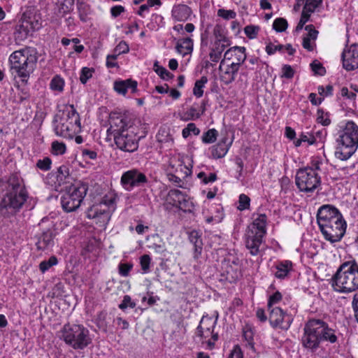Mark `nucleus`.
Segmentation results:
<instances>
[{
	"instance_id": "obj_1",
	"label": "nucleus",
	"mask_w": 358,
	"mask_h": 358,
	"mask_svg": "<svg viewBox=\"0 0 358 358\" xmlns=\"http://www.w3.org/2000/svg\"><path fill=\"white\" fill-rule=\"evenodd\" d=\"M109 124L107 132L113 135L120 150L128 152L137 150L141 136H138V127L134 124L128 115L113 112L110 114Z\"/></svg>"
},
{
	"instance_id": "obj_2",
	"label": "nucleus",
	"mask_w": 358,
	"mask_h": 358,
	"mask_svg": "<svg viewBox=\"0 0 358 358\" xmlns=\"http://www.w3.org/2000/svg\"><path fill=\"white\" fill-rule=\"evenodd\" d=\"M0 190L6 191L0 201V215L10 217L15 215L27 201L26 190L15 175L10 176L7 181H0Z\"/></svg>"
},
{
	"instance_id": "obj_3",
	"label": "nucleus",
	"mask_w": 358,
	"mask_h": 358,
	"mask_svg": "<svg viewBox=\"0 0 358 358\" xmlns=\"http://www.w3.org/2000/svg\"><path fill=\"white\" fill-rule=\"evenodd\" d=\"M337 341L336 331L329 327L326 322L320 319H310L306 322L301 338V343L304 348L314 352L322 342L334 344Z\"/></svg>"
},
{
	"instance_id": "obj_4",
	"label": "nucleus",
	"mask_w": 358,
	"mask_h": 358,
	"mask_svg": "<svg viewBox=\"0 0 358 358\" xmlns=\"http://www.w3.org/2000/svg\"><path fill=\"white\" fill-rule=\"evenodd\" d=\"M38 55L36 48L25 47L13 52L9 57L11 70L21 78L22 82L27 83L30 74L34 71Z\"/></svg>"
},
{
	"instance_id": "obj_5",
	"label": "nucleus",
	"mask_w": 358,
	"mask_h": 358,
	"mask_svg": "<svg viewBox=\"0 0 358 358\" xmlns=\"http://www.w3.org/2000/svg\"><path fill=\"white\" fill-rule=\"evenodd\" d=\"M331 286L336 292L350 293L358 289V264L355 260L340 265L331 278Z\"/></svg>"
},
{
	"instance_id": "obj_6",
	"label": "nucleus",
	"mask_w": 358,
	"mask_h": 358,
	"mask_svg": "<svg viewBox=\"0 0 358 358\" xmlns=\"http://www.w3.org/2000/svg\"><path fill=\"white\" fill-rule=\"evenodd\" d=\"M336 142V157L341 160L348 159L358 148V126L352 121H348L342 127Z\"/></svg>"
},
{
	"instance_id": "obj_7",
	"label": "nucleus",
	"mask_w": 358,
	"mask_h": 358,
	"mask_svg": "<svg viewBox=\"0 0 358 358\" xmlns=\"http://www.w3.org/2000/svg\"><path fill=\"white\" fill-rule=\"evenodd\" d=\"M61 333L65 343L76 350L85 349L92 341L89 330L80 324H66Z\"/></svg>"
},
{
	"instance_id": "obj_8",
	"label": "nucleus",
	"mask_w": 358,
	"mask_h": 358,
	"mask_svg": "<svg viewBox=\"0 0 358 358\" xmlns=\"http://www.w3.org/2000/svg\"><path fill=\"white\" fill-rule=\"evenodd\" d=\"M319 169V164H316L315 168L306 167L298 170L295 180L301 192H312L320 185L321 179L316 172Z\"/></svg>"
},
{
	"instance_id": "obj_9",
	"label": "nucleus",
	"mask_w": 358,
	"mask_h": 358,
	"mask_svg": "<svg viewBox=\"0 0 358 358\" xmlns=\"http://www.w3.org/2000/svg\"><path fill=\"white\" fill-rule=\"evenodd\" d=\"M88 187L85 183H76L71 185L67 192L62 195L61 203L66 212H73L77 210L85 196Z\"/></svg>"
},
{
	"instance_id": "obj_10",
	"label": "nucleus",
	"mask_w": 358,
	"mask_h": 358,
	"mask_svg": "<svg viewBox=\"0 0 358 358\" xmlns=\"http://www.w3.org/2000/svg\"><path fill=\"white\" fill-rule=\"evenodd\" d=\"M346 227V222L341 214L332 222L328 223V226L326 225L320 229L327 241L336 243L340 241L343 237Z\"/></svg>"
},
{
	"instance_id": "obj_11",
	"label": "nucleus",
	"mask_w": 358,
	"mask_h": 358,
	"mask_svg": "<svg viewBox=\"0 0 358 358\" xmlns=\"http://www.w3.org/2000/svg\"><path fill=\"white\" fill-rule=\"evenodd\" d=\"M146 176L136 169H132L123 173L120 183L127 191H131L135 187H143L148 183Z\"/></svg>"
},
{
	"instance_id": "obj_12",
	"label": "nucleus",
	"mask_w": 358,
	"mask_h": 358,
	"mask_svg": "<svg viewBox=\"0 0 358 358\" xmlns=\"http://www.w3.org/2000/svg\"><path fill=\"white\" fill-rule=\"evenodd\" d=\"M113 203V199L103 198L99 203L89 208L87 213V217L90 219L99 218L103 223L108 222L110 217L109 208Z\"/></svg>"
},
{
	"instance_id": "obj_13",
	"label": "nucleus",
	"mask_w": 358,
	"mask_h": 358,
	"mask_svg": "<svg viewBox=\"0 0 358 358\" xmlns=\"http://www.w3.org/2000/svg\"><path fill=\"white\" fill-rule=\"evenodd\" d=\"M339 210L333 205L324 204L317 212V222L319 228H323L341 215Z\"/></svg>"
},
{
	"instance_id": "obj_14",
	"label": "nucleus",
	"mask_w": 358,
	"mask_h": 358,
	"mask_svg": "<svg viewBox=\"0 0 358 358\" xmlns=\"http://www.w3.org/2000/svg\"><path fill=\"white\" fill-rule=\"evenodd\" d=\"M269 311V322L273 328L287 329L291 323L290 319L280 308L274 307L268 309Z\"/></svg>"
},
{
	"instance_id": "obj_15",
	"label": "nucleus",
	"mask_w": 358,
	"mask_h": 358,
	"mask_svg": "<svg viewBox=\"0 0 358 358\" xmlns=\"http://www.w3.org/2000/svg\"><path fill=\"white\" fill-rule=\"evenodd\" d=\"M63 114L69 117L68 133L71 134V138H72L74 134L81 131L80 115L73 105L66 106L63 110Z\"/></svg>"
},
{
	"instance_id": "obj_16",
	"label": "nucleus",
	"mask_w": 358,
	"mask_h": 358,
	"mask_svg": "<svg viewBox=\"0 0 358 358\" xmlns=\"http://www.w3.org/2000/svg\"><path fill=\"white\" fill-rule=\"evenodd\" d=\"M168 200L173 206L178 208L185 212L190 210V208L192 206L187 195L176 189H171L169 192Z\"/></svg>"
},
{
	"instance_id": "obj_17",
	"label": "nucleus",
	"mask_w": 358,
	"mask_h": 358,
	"mask_svg": "<svg viewBox=\"0 0 358 358\" xmlns=\"http://www.w3.org/2000/svg\"><path fill=\"white\" fill-rule=\"evenodd\" d=\"M343 66L347 71L358 69V44L351 45L342 53Z\"/></svg>"
},
{
	"instance_id": "obj_18",
	"label": "nucleus",
	"mask_w": 358,
	"mask_h": 358,
	"mask_svg": "<svg viewBox=\"0 0 358 358\" xmlns=\"http://www.w3.org/2000/svg\"><path fill=\"white\" fill-rule=\"evenodd\" d=\"M238 56L237 62H232L231 64L227 65L226 69L220 76L221 81L227 85L231 84L235 80L239 68L244 62L245 57H243V55L241 53V55Z\"/></svg>"
},
{
	"instance_id": "obj_19",
	"label": "nucleus",
	"mask_w": 358,
	"mask_h": 358,
	"mask_svg": "<svg viewBox=\"0 0 358 358\" xmlns=\"http://www.w3.org/2000/svg\"><path fill=\"white\" fill-rule=\"evenodd\" d=\"M217 317V313L215 320H213V318L208 315H203L196 328V335L201 338L209 337L214 331Z\"/></svg>"
},
{
	"instance_id": "obj_20",
	"label": "nucleus",
	"mask_w": 358,
	"mask_h": 358,
	"mask_svg": "<svg viewBox=\"0 0 358 358\" xmlns=\"http://www.w3.org/2000/svg\"><path fill=\"white\" fill-rule=\"evenodd\" d=\"M263 236L264 234L258 233L257 231H254L253 229H250L248 232L245 244L252 255H257L259 253V248L262 243Z\"/></svg>"
},
{
	"instance_id": "obj_21",
	"label": "nucleus",
	"mask_w": 358,
	"mask_h": 358,
	"mask_svg": "<svg viewBox=\"0 0 358 358\" xmlns=\"http://www.w3.org/2000/svg\"><path fill=\"white\" fill-rule=\"evenodd\" d=\"M69 117L59 112L54 117L55 131L57 136H62L66 138H71V134L68 133Z\"/></svg>"
},
{
	"instance_id": "obj_22",
	"label": "nucleus",
	"mask_w": 358,
	"mask_h": 358,
	"mask_svg": "<svg viewBox=\"0 0 358 358\" xmlns=\"http://www.w3.org/2000/svg\"><path fill=\"white\" fill-rule=\"evenodd\" d=\"M55 234L51 229L43 231L38 237L36 243L38 250H45L51 248L54 245V238Z\"/></svg>"
},
{
	"instance_id": "obj_23",
	"label": "nucleus",
	"mask_w": 358,
	"mask_h": 358,
	"mask_svg": "<svg viewBox=\"0 0 358 358\" xmlns=\"http://www.w3.org/2000/svg\"><path fill=\"white\" fill-rule=\"evenodd\" d=\"M305 29L308 31L307 35L303 37L302 45L303 48L308 51H313L315 46V41L317 39L318 31H317L313 24H308L305 27Z\"/></svg>"
},
{
	"instance_id": "obj_24",
	"label": "nucleus",
	"mask_w": 358,
	"mask_h": 358,
	"mask_svg": "<svg viewBox=\"0 0 358 358\" xmlns=\"http://www.w3.org/2000/svg\"><path fill=\"white\" fill-rule=\"evenodd\" d=\"M130 89L132 93L137 90V82L131 79L124 80H116L114 83V90L120 94L125 95Z\"/></svg>"
},
{
	"instance_id": "obj_25",
	"label": "nucleus",
	"mask_w": 358,
	"mask_h": 358,
	"mask_svg": "<svg viewBox=\"0 0 358 358\" xmlns=\"http://www.w3.org/2000/svg\"><path fill=\"white\" fill-rule=\"evenodd\" d=\"M241 53L243 55L245 62L247 57L245 47L234 46L228 49L224 55V59L220 62V69H221V66L224 64L225 60L234 59L233 62H237V55H240Z\"/></svg>"
},
{
	"instance_id": "obj_26",
	"label": "nucleus",
	"mask_w": 358,
	"mask_h": 358,
	"mask_svg": "<svg viewBox=\"0 0 358 358\" xmlns=\"http://www.w3.org/2000/svg\"><path fill=\"white\" fill-rule=\"evenodd\" d=\"M189 240L194 245V257L198 259L203 250V242L201 234L197 231H192L189 233Z\"/></svg>"
},
{
	"instance_id": "obj_27",
	"label": "nucleus",
	"mask_w": 358,
	"mask_h": 358,
	"mask_svg": "<svg viewBox=\"0 0 358 358\" xmlns=\"http://www.w3.org/2000/svg\"><path fill=\"white\" fill-rule=\"evenodd\" d=\"M191 13L190 8L184 4H179L173 8L172 15L178 21L186 20Z\"/></svg>"
},
{
	"instance_id": "obj_28",
	"label": "nucleus",
	"mask_w": 358,
	"mask_h": 358,
	"mask_svg": "<svg viewBox=\"0 0 358 358\" xmlns=\"http://www.w3.org/2000/svg\"><path fill=\"white\" fill-rule=\"evenodd\" d=\"M178 53L185 56L193 50V41L190 38L179 40L176 46Z\"/></svg>"
},
{
	"instance_id": "obj_29",
	"label": "nucleus",
	"mask_w": 358,
	"mask_h": 358,
	"mask_svg": "<svg viewBox=\"0 0 358 358\" xmlns=\"http://www.w3.org/2000/svg\"><path fill=\"white\" fill-rule=\"evenodd\" d=\"M292 267V263L290 261L279 262L276 264V271L274 273L277 278L282 279L285 278Z\"/></svg>"
},
{
	"instance_id": "obj_30",
	"label": "nucleus",
	"mask_w": 358,
	"mask_h": 358,
	"mask_svg": "<svg viewBox=\"0 0 358 358\" xmlns=\"http://www.w3.org/2000/svg\"><path fill=\"white\" fill-rule=\"evenodd\" d=\"M55 183H57L59 186H61L62 185L66 182V180L69 177V168L65 165L59 166L57 169V171L55 173Z\"/></svg>"
},
{
	"instance_id": "obj_31",
	"label": "nucleus",
	"mask_w": 358,
	"mask_h": 358,
	"mask_svg": "<svg viewBox=\"0 0 358 358\" xmlns=\"http://www.w3.org/2000/svg\"><path fill=\"white\" fill-rule=\"evenodd\" d=\"M225 262H227V264H231L234 266V273H232V279H238L241 275V261L237 257L229 256L225 259Z\"/></svg>"
},
{
	"instance_id": "obj_32",
	"label": "nucleus",
	"mask_w": 358,
	"mask_h": 358,
	"mask_svg": "<svg viewBox=\"0 0 358 358\" xmlns=\"http://www.w3.org/2000/svg\"><path fill=\"white\" fill-rule=\"evenodd\" d=\"M229 150V145L217 143L212 148L211 155L214 159H220L226 155Z\"/></svg>"
},
{
	"instance_id": "obj_33",
	"label": "nucleus",
	"mask_w": 358,
	"mask_h": 358,
	"mask_svg": "<svg viewBox=\"0 0 358 358\" xmlns=\"http://www.w3.org/2000/svg\"><path fill=\"white\" fill-rule=\"evenodd\" d=\"M266 222V216L265 214H261L256 218L252 223V228H255V231L258 233L265 234V227Z\"/></svg>"
},
{
	"instance_id": "obj_34",
	"label": "nucleus",
	"mask_w": 358,
	"mask_h": 358,
	"mask_svg": "<svg viewBox=\"0 0 358 358\" xmlns=\"http://www.w3.org/2000/svg\"><path fill=\"white\" fill-rule=\"evenodd\" d=\"M154 70L163 80H169L173 78V75L164 67L159 66L157 61L154 64Z\"/></svg>"
},
{
	"instance_id": "obj_35",
	"label": "nucleus",
	"mask_w": 358,
	"mask_h": 358,
	"mask_svg": "<svg viewBox=\"0 0 358 358\" xmlns=\"http://www.w3.org/2000/svg\"><path fill=\"white\" fill-rule=\"evenodd\" d=\"M208 78L206 76H202L199 80H196L193 89V93L196 97H201L203 94V88L207 83Z\"/></svg>"
},
{
	"instance_id": "obj_36",
	"label": "nucleus",
	"mask_w": 358,
	"mask_h": 358,
	"mask_svg": "<svg viewBox=\"0 0 358 358\" xmlns=\"http://www.w3.org/2000/svg\"><path fill=\"white\" fill-rule=\"evenodd\" d=\"M218 136V131L215 129H208L204 132L202 136V142L204 143H214Z\"/></svg>"
},
{
	"instance_id": "obj_37",
	"label": "nucleus",
	"mask_w": 358,
	"mask_h": 358,
	"mask_svg": "<svg viewBox=\"0 0 358 358\" xmlns=\"http://www.w3.org/2000/svg\"><path fill=\"white\" fill-rule=\"evenodd\" d=\"M57 263L58 261L57 257L55 256H52L48 260L41 262L39 264V268L42 273H44Z\"/></svg>"
},
{
	"instance_id": "obj_38",
	"label": "nucleus",
	"mask_w": 358,
	"mask_h": 358,
	"mask_svg": "<svg viewBox=\"0 0 358 358\" xmlns=\"http://www.w3.org/2000/svg\"><path fill=\"white\" fill-rule=\"evenodd\" d=\"M192 133L197 136L200 133V129L196 127L194 123H189L185 128L182 129V135L184 138H187Z\"/></svg>"
},
{
	"instance_id": "obj_39",
	"label": "nucleus",
	"mask_w": 358,
	"mask_h": 358,
	"mask_svg": "<svg viewBox=\"0 0 358 358\" xmlns=\"http://www.w3.org/2000/svg\"><path fill=\"white\" fill-rule=\"evenodd\" d=\"M302 3H305L303 10L308 13H313L315 8L322 3V0H299Z\"/></svg>"
},
{
	"instance_id": "obj_40",
	"label": "nucleus",
	"mask_w": 358,
	"mask_h": 358,
	"mask_svg": "<svg viewBox=\"0 0 358 358\" xmlns=\"http://www.w3.org/2000/svg\"><path fill=\"white\" fill-rule=\"evenodd\" d=\"M64 80L58 76H55L50 84V88L52 90L58 91V92H62L64 90Z\"/></svg>"
},
{
	"instance_id": "obj_41",
	"label": "nucleus",
	"mask_w": 358,
	"mask_h": 358,
	"mask_svg": "<svg viewBox=\"0 0 358 358\" xmlns=\"http://www.w3.org/2000/svg\"><path fill=\"white\" fill-rule=\"evenodd\" d=\"M288 24L285 19L282 17L276 18L273 23V28L277 32L285 31L287 28Z\"/></svg>"
},
{
	"instance_id": "obj_42",
	"label": "nucleus",
	"mask_w": 358,
	"mask_h": 358,
	"mask_svg": "<svg viewBox=\"0 0 358 358\" xmlns=\"http://www.w3.org/2000/svg\"><path fill=\"white\" fill-rule=\"evenodd\" d=\"M66 150V145L64 143L57 141L52 143V152L53 155H63L65 153Z\"/></svg>"
},
{
	"instance_id": "obj_43",
	"label": "nucleus",
	"mask_w": 358,
	"mask_h": 358,
	"mask_svg": "<svg viewBox=\"0 0 358 358\" xmlns=\"http://www.w3.org/2000/svg\"><path fill=\"white\" fill-rule=\"evenodd\" d=\"M94 72L93 68L83 67L81 69L80 81L83 84H85L87 80L92 77V74Z\"/></svg>"
},
{
	"instance_id": "obj_44",
	"label": "nucleus",
	"mask_w": 358,
	"mask_h": 358,
	"mask_svg": "<svg viewBox=\"0 0 358 358\" xmlns=\"http://www.w3.org/2000/svg\"><path fill=\"white\" fill-rule=\"evenodd\" d=\"M108 315L106 312H100L97 315V324L100 328H103L105 331L106 330L109 322H108Z\"/></svg>"
},
{
	"instance_id": "obj_45",
	"label": "nucleus",
	"mask_w": 358,
	"mask_h": 358,
	"mask_svg": "<svg viewBox=\"0 0 358 358\" xmlns=\"http://www.w3.org/2000/svg\"><path fill=\"white\" fill-rule=\"evenodd\" d=\"M250 199L245 194H241L239 196L238 209L239 210H244L248 209L250 207Z\"/></svg>"
},
{
	"instance_id": "obj_46",
	"label": "nucleus",
	"mask_w": 358,
	"mask_h": 358,
	"mask_svg": "<svg viewBox=\"0 0 358 358\" xmlns=\"http://www.w3.org/2000/svg\"><path fill=\"white\" fill-rule=\"evenodd\" d=\"M217 15L224 20H230L234 19L236 17V13L232 10L220 8L217 10Z\"/></svg>"
},
{
	"instance_id": "obj_47",
	"label": "nucleus",
	"mask_w": 358,
	"mask_h": 358,
	"mask_svg": "<svg viewBox=\"0 0 358 358\" xmlns=\"http://www.w3.org/2000/svg\"><path fill=\"white\" fill-rule=\"evenodd\" d=\"M259 30V27L254 25H248L244 29L245 35L250 39L257 37Z\"/></svg>"
},
{
	"instance_id": "obj_48",
	"label": "nucleus",
	"mask_w": 358,
	"mask_h": 358,
	"mask_svg": "<svg viewBox=\"0 0 358 358\" xmlns=\"http://www.w3.org/2000/svg\"><path fill=\"white\" fill-rule=\"evenodd\" d=\"M136 303L131 300V298L129 295H125L123 298L122 301L119 305V308L124 310L127 308L129 307L131 308H134L136 307Z\"/></svg>"
},
{
	"instance_id": "obj_49",
	"label": "nucleus",
	"mask_w": 358,
	"mask_h": 358,
	"mask_svg": "<svg viewBox=\"0 0 358 358\" xmlns=\"http://www.w3.org/2000/svg\"><path fill=\"white\" fill-rule=\"evenodd\" d=\"M187 120H196L201 117V113L198 110V108L195 105L190 107L185 113Z\"/></svg>"
},
{
	"instance_id": "obj_50",
	"label": "nucleus",
	"mask_w": 358,
	"mask_h": 358,
	"mask_svg": "<svg viewBox=\"0 0 358 358\" xmlns=\"http://www.w3.org/2000/svg\"><path fill=\"white\" fill-rule=\"evenodd\" d=\"M132 267H133L132 264L120 263L118 266V270H119L120 275L122 276H124V277L128 276Z\"/></svg>"
},
{
	"instance_id": "obj_51",
	"label": "nucleus",
	"mask_w": 358,
	"mask_h": 358,
	"mask_svg": "<svg viewBox=\"0 0 358 358\" xmlns=\"http://www.w3.org/2000/svg\"><path fill=\"white\" fill-rule=\"evenodd\" d=\"M282 294L280 292L277 291L273 294L271 295L268 301V309L273 308V306L279 303L282 300Z\"/></svg>"
},
{
	"instance_id": "obj_52",
	"label": "nucleus",
	"mask_w": 358,
	"mask_h": 358,
	"mask_svg": "<svg viewBox=\"0 0 358 358\" xmlns=\"http://www.w3.org/2000/svg\"><path fill=\"white\" fill-rule=\"evenodd\" d=\"M51 163V159L49 157H45L37 162L36 166L42 171H48L50 169Z\"/></svg>"
},
{
	"instance_id": "obj_53",
	"label": "nucleus",
	"mask_w": 358,
	"mask_h": 358,
	"mask_svg": "<svg viewBox=\"0 0 358 358\" xmlns=\"http://www.w3.org/2000/svg\"><path fill=\"white\" fill-rule=\"evenodd\" d=\"M311 13L303 10L301 15L300 20L296 27V31H299L303 29L304 24L309 20Z\"/></svg>"
},
{
	"instance_id": "obj_54",
	"label": "nucleus",
	"mask_w": 358,
	"mask_h": 358,
	"mask_svg": "<svg viewBox=\"0 0 358 358\" xmlns=\"http://www.w3.org/2000/svg\"><path fill=\"white\" fill-rule=\"evenodd\" d=\"M129 50L128 45L124 41H121L114 49V54L117 57L121 54L127 53Z\"/></svg>"
},
{
	"instance_id": "obj_55",
	"label": "nucleus",
	"mask_w": 358,
	"mask_h": 358,
	"mask_svg": "<svg viewBox=\"0 0 358 358\" xmlns=\"http://www.w3.org/2000/svg\"><path fill=\"white\" fill-rule=\"evenodd\" d=\"M151 259L148 255H143L140 259V264L142 270L146 273L150 268Z\"/></svg>"
},
{
	"instance_id": "obj_56",
	"label": "nucleus",
	"mask_w": 358,
	"mask_h": 358,
	"mask_svg": "<svg viewBox=\"0 0 358 358\" xmlns=\"http://www.w3.org/2000/svg\"><path fill=\"white\" fill-rule=\"evenodd\" d=\"M312 71L317 75L323 76L326 73L324 67L320 62H313L311 64Z\"/></svg>"
},
{
	"instance_id": "obj_57",
	"label": "nucleus",
	"mask_w": 358,
	"mask_h": 358,
	"mask_svg": "<svg viewBox=\"0 0 358 358\" xmlns=\"http://www.w3.org/2000/svg\"><path fill=\"white\" fill-rule=\"evenodd\" d=\"M283 48V45H275L270 42L266 45L265 50L268 55H273L276 51H281Z\"/></svg>"
},
{
	"instance_id": "obj_58",
	"label": "nucleus",
	"mask_w": 358,
	"mask_h": 358,
	"mask_svg": "<svg viewBox=\"0 0 358 358\" xmlns=\"http://www.w3.org/2000/svg\"><path fill=\"white\" fill-rule=\"evenodd\" d=\"M317 91L320 95L321 96H331L333 93V86L331 85H328L326 87L320 85L317 87Z\"/></svg>"
},
{
	"instance_id": "obj_59",
	"label": "nucleus",
	"mask_w": 358,
	"mask_h": 358,
	"mask_svg": "<svg viewBox=\"0 0 358 358\" xmlns=\"http://www.w3.org/2000/svg\"><path fill=\"white\" fill-rule=\"evenodd\" d=\"M282 77L286 78H292L294 74V71L292 67L289 65L285 64L282 68Z\"/></svg>"
},
{
	"instance_id": "obj_60",
	"label": "nucleus",
	"mask_w": 358,
	"mask_h": 358,
	"mask_svg": "<svg viewBox=\"0 0 358 358\" xmlns=\"http://www.w3.org/2000/svg\"><path fill=\"white\" fill-rule=\"evenodd\" d=\"M341 94L342 96L347 97L350 100L355 101L356 99L357 95L353 92H349L348 89L346 87H343L341 90Z\"/></svg>"
},
{
	"instance_id": "obj_61",
	"label": "nucleus",
	"mask_w": 358,
	"mask_h": 358,
	"mask_svg": "<svg viewBox=\"0 0 358 358\" xmlns=\"http://www.w3.org/2000/svg\"><path fill=\"white\" fill-rule=\"evenodd\" d=\"M117 55H108L106 57V66L108 68L117 66V63L115 62L117 59Z\"/></svg>"
},
{
	"instance_id": "obj_62",
	"label": "nucleus",
	"mask_w": 358,
	"mask_h": 358,
	"mask_svg": "<svg viewBox=\"0 0 358 358\" xmlns=\"http://www.w3.org/2000/svg\"><path fill=\"white\" fill-rule=\"evenodd\" d=\"M123 12L124 8L122 6H115L110 8V13L113 17H117Z\"/></svg>"
},
{
	"instance_id": "obj_63",
	"label": "nucleus",
	"mask_w": 358,
	"mask_h": 358,
	"mask_svg": "<svg viewBox=\"0 0 358 358\" xmlns=\"http://www.w3.org/2000/svg\"><path fill=\"white\" fill-rule=\"evenodd\" d=\"M75 0H64V2L61 4V9H64V6H66L64 13H69L73 7Z\"/></svg>"
},
{
	"instance_id": "obj_64",
	"label": "nucleus",
	"mask_w": 358,
	"mask_h": 358,
	"mask_svg": "<svg viewBox=\"0 0 358 358\" xmlns=\"http://www.w3.org/2000/svg\"><path fill=\"white\" fill-rule=\"evenodd\" d=\"M82 155L84 157H87L90 159H95L97 157V154L95 151L84 149L82 151Z\"/></svg>"
}]
</instances>
